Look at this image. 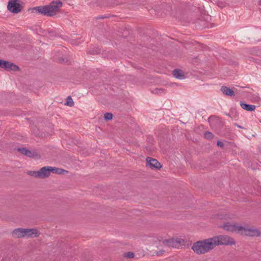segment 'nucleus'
<instances>
[{"label": "nucleus", "instance_id": "b1692460", "mask_svg": "<svg viewBox=\"0 0 261 261\" xmlns=\"http://www.w3.org/2000/svg\"><path fill=\"white\" fill-rule=\"evenodd\" d=\"M25 155L31 157L33 155V153L30 150H28Z\"/></svg>", "mask_w": 261, "mask_h": 261}, {"label": "nucleus", "instance_id": "423d86ee", "mask_svg": "<svg viewBox=\"0 0 261 261\" xmlns=\"http://www.w3.org/2000/svg\"><path fill=\"white\" fill-rule=\"evenodd\" d=\"M185 241L181 239H174L171 238L169 240H165L163 241V243L173 248H178L180 245L184 244Z\"/></svg>", "mask_w": 261, "mask_h": 261}, {"label": "nucleus", "instance_id": "ddd939ff", "mask_svg": "<svg viewBox=\"0 0 261 261\" xmlns=\"http://www.w3.org/2000/svg\"><path fill=\"white\" fill-rule=\"evenodd\" d=\"M240 105L242 109L248 111H253L255 109L254 105H248L243 102H241Z\"/></svg>", "mask_w": 261, "mask_h": 261}, {"label": "nucleus", "instance_id": "0eeeda50", "mask_svg": "<svg viewBox=\"0 0 261 261\" xmlns=\"http://www.w3.org/2000/svg\"><path fill=\"white\" fill-rule=\"evenodd\" d=\"M8 9L14 13H18L21 11V5L17 0H10L7 6Z\"/></svg>", "mask_w": 261, "mask_h": 261}, {"label": "nucleus", "instance_id": "f03ea898", "mask_svg": "<svg viewBox=\"0 0 261 261\" xmlns=\"http://www.w3.org/2000/svg\"><path fill=\"white\" fill-rule=\"evenodd\" d=\"M214 249L211 238L194 243L191 249L196 254L200 255L210 252Z\"/></svg>", "mask_w": 261, "mask_h": 261}, {"label": "nucleus", "instance_id": "4be33fe9", "mask_svg": "<svg viewBox=\"0 0 261 261\" xmlns=\"http://www.w3.org/2000/svg\"><path fill=\"white\" fill-rule=\"evenodd\" d=\"M204 137L206 139H212L213 138V134L209 132H207L204 134Z\"/></svg>", "mask_w": 261, "mask_h": 261}, {"label": "nucleus", "instance_id": "412c9836", "mask_svg": "<svg viewBox=\"0 0 261 261\" xmlns=\"http://www.w3.org/2000/svg\"><path fill=\"white\" fill-rule=\"evenodd\" d=\"M105 119L106 120H111L113 118V115L111 113H107L105 114Z\"/></svg>", "mask_w": 261, "mask_h": 261}, {"label": "nucleus", "instance_id": "20e7f679", "mask_svg": "<svg viewBox=\"0 0 261 261\" xmlns=\"http://www.w3.org/2000/svg\"><path fill=\"white\" fill-rule=\"evenodd\" d=\"M39 234L38 229H14L12 232V236L15 238L25 237L33 238L38 237Z\"/></svg>", "mask_w": 261, "mask_h": 261}, {"label": "nucleus", "instance_id": "f3484780", "mask_svg": "<svg viewBox=\"0 0 261 261\" xmlns=\"http://www.w3.org/2000/svg\"><path fill=\"white\" fill-rule=\"evenodd\" d=\"M152 92L155 94H161L165 93V91L164 89L162 88H156L152 91Z\"/></svg>", "mask_w": 261, "mask_h": 261}, {"label": "nucleus", "instance_id": "f8f14e48", "mask_svg": "<svg viewBox=\"0 0 261 261\" xmlns=\"http://www.w3.org/2000/svg\"><path fill=\"white\" fill-rule=\"evenodd\" d=\"M173 74L175 77L179 79H182L185 77L183 71L180 69H174Z\"/></svg>", "mask_w": 261, "mask_h": 261}, {"label": "nucleus", "instance_id": "393cba45", "mask_svg": "<svg viewBox=\"0 0 261 261\" xmlns=\"http://www.w3.org/2000/svg\"><path fill=\"white\" fill-rule=\"evenodd\" d=\"M217 144V145L220 147H223L224 146L223 143L220 141H218Z\"/></svg>", "mask_w": 261, "mask_h": 261}, {"label": "nucleus", "instance_id": "1a4fd4ad", "mask_svg": "<svg viewBox=\"0 0 261 261\" xmlns=\"http://www.w3.org/2000/svg\"><path fill=\"white\" fill-rule=\"evenodd\" d=\"M50 171L49 166H45L41 168L39 170V178H44L50 175Z\"/></svg>", "mask_w": 261, "mask_h": 261}, {"label": "nucleus", "instance_id": "a211bd4d", "mask_svg": "<svg viewBox=\"0 0 261 261\" xmlns=\"http://www.w3.org/2000/svg\"><path fill=\"white\" fill-rule=\"evenodd\" d=\"M9 68L7 69L8 70H13V71H18L19 70V68L18 66L13 64L12 66H9Z\"/></svg>", "mask_w": 261, "mask_h": 261}, {"label": "nucleus", "instance_id": "4468645a", "mask_svg": "<svg viewBox=\"0 0 261 261\" xmlns=\"http://www.w3.org/2000/svg\"><path fill=\"white\" fill-rule=\"evenodd\" d=\"M49 168L50 172H53L54 173L62 174L64 171L63 169L58 168L56 167H53L49 166Z\"/></svg>", "mask_w": 261, "mask_h": 261}, {"label": "nucleus", "instance_id": "a878e982", "mask_svg": "<svg viewBox=\"0 0 261 261\" xmlns=\"http://www.w3.org/2000/svg\"><path fill=\"white\" fill-rule=\"evenodd\" d=\"M2 63H3V60L0 59V67H1V66H2Z\"/></svg>", "mask_w": 261, "mask_h": 261}, {"label": "nucleus", "instance_id": "9d476101", "mask_svg": "<svg viewBox=\"0 0 261 261\" xmlns=\"http://www.w3.org/2000/svg\"><path fill=\"white\" fill-rule=\"evenodd\" d=\"M223 228H245L244 226L239 225L234 221H227L224 223Z\"/></svg>", "mask_w": 261, "mask_h": 261}, {"label": "nucleus", "instance_id": "aec40b11", "mask_svg": "<svg viewBox=\"0 0 261 261\" xmlns=\"http://www.w3.org/2000/svg\"><path fill=\"white\" fill-rule=\"evenodd\" d=\"M124 256L128 258H132L134 257L135 254L133 252H127L124 254Z\"/></svg>", "mask_w": 261, "mask_h": 261}, {"label": "nucleus", "instance_id": "9b49d317", "mask_svg": "<svg viewBox=\"0 0 261 261\" xmlns=\"http://www.w3.org/2000/svg\"><path fill=\"white\" fill-rule=\"evenodd\" d=\"M221 91L223 93V94L226 95L227 96H234V92L233 91L227 87V86H222L221 88Z\"/></svg>", "mask_w": 261, "mask_h": 261}, {"label": "nucleus", "instance_id": "39448f33", "mask_svg": "<svg viewBox=\"0 0 261 261\" xmlns=\"http://www.w3.org/2000/svg\"><path fill=\"white\" fill-rule=\"evenodd\" d=\"M236 233L249 237L260 236L261 232L259 229H230Z\"/></svg>", "mask_w": 261, "mask_h": 261}, {"label": "nucleus", "instance_id": "6e6552de", "mask_svg": "<svg viewBox=\"0 0 261 261\" xmlns=\"http://www.w3.org/2000/svg\"><path fill=\"white\" fill-rule=\"evenodd\" d=\"M146 166L152 169H160L162 168L161 164L157 160L150 157H147L146 159Z\"/></svg>", "mask_w": 261, "mask_h": 261}, {"label": "nucleus", "instance_id": "7ed1b4c3", "mask_svg": "<svg viewBox=\"0 0 261 261\" xmlns=\"http://www.w3.org/2000/svg\"><path fill=\"white\" fill-rule=\"evenodd\" d=\"M214 248L219 245H235L236 241L227 235H219L211 238Z\"/></svg>", "mask_w": 261, "mask_h": 261}, {"label": "nucleus", "instance_id": "bb28decb", "mask_svg": "<svg viewBox=\"0 0 261 261\" xmlns=\"http://www.w3.org/2000/svg\"><path fill=\"white\" fill-rule=\"evenodd\" d=\"M260 3H261V0H260Z\"/></svg>", "mask_w": 261, "mask_h": 261}, {"label": "nucleus", "instance_id": "5701e85b", "mask_svg": "<svg viewBox=\"0 0 261 261\" xmlns=\"http://www.w3.org/2000/svg\"><path fill=\"white\" fill-rule=\"evenodd\" d=\"M18 150L21 152L22 154H26V152L28 150V149H27L26 148H18Z\"/></svg>", "mask_w": 261, "mask_h": 261}, {"label": "nucleus", "instance_id": "6ab92c4d", "mask_svg": "<svg viewBox=\"0 0 261 261\" xmlns=\"http://www.w3.org/2000/svg\"><path fill=\"white\" fill-rule=\"evenodd\" d=\"M28 174L34 177L39 178V171H31L28 172Z\"/></svg>", "mask_w": 261, "mask_h": 261}, {"label": "nucleus", "instance_id": "dca6fc26", "mask_svg": "<svg viewBox=\"0 0 261 261\" xmlns=\"http://www.w3.org/2000/svg\"><path fill=\"white\" fill-rule=\"evenodd\" d=\"M65 105L69 107H72L74 105V102L70 96H68L66 99V102Z\"/></svg>", "mask_w": 261, "mask_h": 261}, {"label": "nucleus", "instance_id": "2eb2a0df", "mask_svg": "<svg viewBox=\"0 0 261 261\" xmlns=\"http://www.w3.org/2000/svg\"><path fill=\"white\" fill-rule=\"evenodd\" d=\"M9 66H13V63L3 60L2 66H1L2 68H4L7 70V69L9 68Z\"/></svg>", "mask_w": 261, "mask_h": 261}, {"label": "nucleus", "instance_id": "f257e3e1", "mask_svg": "<svg viewBox=\"0 0 261 261\" xmlns=\"http://www.w3.org/2000/svg\"><path fill=\"white\" fill-rule=\"evenodd\" d=\"M62 5L61 1L57 0L51 2L48 5L35 7L34 10L40 14L51 17L56 15L59 12Z\"/></svg>", "mask_w": 261, "mask_h": 261}]
</instances>
